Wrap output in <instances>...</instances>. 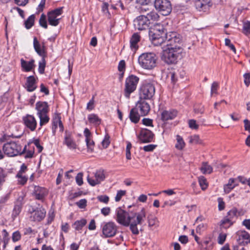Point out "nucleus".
Listing matches in <instances>:
<instances>
[{
	"instance_id": "obj_17",
	"label": "nucleus",
	"mask_w": 250,
	"mask_h": 250,
	"mask_svg": "<svg viewBox=\"0 0 250 250\" xmlns=\"http://www.w3.org/2000/svg\"><path fill=\"white\" fill-rule=\"evenodd\" d=\"M178 114V111L176 109H166L161 112V119L164 122L174 119Z\"/></svg>"
},
{
	"instance_id": "obj_7",
	"label": "nucleus",
	"mask_w": 250,
	"mask_h": 250,
	"mask_svg": "<svg viewBox=\"0 0 250 250\" xmlns=\"http://www.w3.org/2000/svg\"><path fill=\"white\" fill-rule=\"evenodd\" d=\"M155 93L154 84L151 83L145 82L141 86L139 89L140 98L150 100Z\"/></svg>"
},
{
	"instance_id": "obj_15",
	"label": "nucleus",
	"mask_w": 250,
	"mask_h": 250,
	"mask_svg": "<svg viewBox=\"0 0 250 250\" xmlns=\"http://www.w3.org/2000/svg\"><path fill=\"white\" fill-rule=\"evenodd\" d=\"M22 121L25 126L31 131L35 130L37 122L34 116L27 114L22 117Z\"/></svg>"
},
{
	"instance_id": "obj_32",
	"label": "nucleus",
	"mask_w": 250,
	"mask_h": 250,
	"mask_svg": "<svg viewBox=\"0 0 250 250\" xmlns=\"http://www.w3.org/2000/svg\"><path fill=\"white\" fill-rule=\"evenodd\" d=\"M88 120L90 123L96 125H98L101 123V119L95 114H89L88 116Z\"/></svg>"
},
{
	"instance_id": "obj_30",
	"label": "nucleus",
	"mask_w": 250,
	"mask_h": 250,
	"mask_svg": "<svg viewBox=\"0 0 250 250\" xmlns=\"http://www.w3.org/2000/svg\"><path fill=\"white\" fill-rule=\"evenodd\" d=\"M235 221H231L226 216L220 222V226L221 228L228 229L233 225Z\"/></svg>"
},
{
	"instance_id": "obj_51",
	"label": "nucleus",
	"mask_w": 250,
	"mask_h": 250,
	"mask_svg": "<svg viewBox=\"0 0 250 250\" xmlns=\"http://www.w3.org/2000/svg\"><path fill=\"white\" fill-rule=\"evenodd\" d=\"M24 153H25L24 157L25 159L31 158L33 157L34 153V147H33L32 148L28 150H26V149L23 154Z\"/></svg>"
},
{
	"instance_id": "obj_31",
	"label": "nucleus",
	"mask_w": 250,
	"mask_h": 250,
	"mask_svg": "<svg viewBox=\"0 0 250 250\" xmlns=\"http://www.w3.org/2000/svg\"><path fill=\"white\" fill-rule=\"evenodd\" d=\"M200 170L202 173L206 174H210L212 172L213 168L207 162H203Z\"/></svg>"
},
{
	"instance_id": "obj_12",
	"label": "nucleus",
	"mask_w": 250,
	"mask_h": 250,
	"mask_svg": "<svg viewBox=\"0 0 250 250\" xmlns=\"http://www.w3.org/2000/svg\"><path fill=\"white\" fill-rule=\"evenodd\" d=\"M30 219L34 222H40L45 217L46 215V210L42 207L37 208L35 209H32L30 211Z\"/></svg>"
},
{
	"instance_id": "obj_25",
	"label": "nucleus",
	"mask_w": 250,
	"mask_h": 250,
	"mask_svg": "<svg viewBox=\"0 0 250 250\" xmlns=\"http://www.w3.org/2000/svg\"><path fill=\"white\" fill-rule=\"evenodd\" d=\"M21 67L26 72L31 71L35 66L34 64L35 61L33 59L27 62L21 59Z\"/></svg>"
},
{
	"instance_id": "obj_37",
	"label": "nucleus",
	"mask_w": 250,
	"mask_h": 250,
	"mask_svg": "<svg viewBox=\"0 0 250 250\" xmlns=\"http://www.w3.org/2000/svg\"><path fill=\"white\" fill-rule=\"evenodd\" d=\"M40 119V126L39 129H41L42 126L47 124L50 120V118L48 115V114H42L37 115Z\"/></svg>"
},
{
	"instance_id": "obj_33",
	"label": "nucleus",
	"mask_w": 250,
	"mask_h": 250,
	"mask_svg": "<svg viewBox=\"0 0 250 250\" xmlns=\"http://www.w3.org/2000/svg\"><path fill=\"white\" fill-rule=\"evenodd\" d=\"M22 208V205L20 202L15 203L14 208L13 209L12 217L14 219L21 213Z\"/></svg>"
},
{
	"instance_id": "obj_38",
	"label": "nucleus",
	"mask_w": 250,
	"mask_h": 250,
	"mask_svg": "<svg viewBox=\"0 0 250 250\" xmlns=\"http://www.w3.org/2000/svg\"><path fill=\"white\" fill-rule=\"evenodd\" d=\"M238 210L236 208H233L228 212L226 217L231 221H234V220L237 218Z\"/></svg>"
},
{
	"instance_id": "obj_53",
	"label": "nucleus",
	"mask_w": 250,
	"mask_h": 250,
	"mask_svg": "<svg viewBox=\"0 0 250 250\" xmlns=\"http://www.w3.org/2000/svg\"><path fill=\"white\" fill-rule=\"evenodd\" d=\"M83 173L82 172H79L76 176V182L77 185L79 186H82L83 184Z\"/></svg>"
},
{
	"instance_id": "obj_64",
	"label": "nucleus",
	"mask_w": 250,
	"mask_h": 250,
	"mask_svg": "<svg viewBox=\"0 0 250 250\" xmlns=\"http://www.w3.org/2000/svg\"><path fill=\"white\" fill-rule=\"evenodd\" d=\"M143 124L148 126H153V120L149 118H144L142 120Z\"/></svg>"
},
{
	"instance_id": "obj_14",
	"label": "nucleus",
	"mask_w": 250,
	"mask_h": 250,
	"mask_svg": "<svg viewBox=\"0 0 250 250\" xmlns=\"http://www.w3.org/2000/svg\"><path fill=\"white\" fill-rule=\"evenodd\" d=\"M150 24V22L146 19L145 15L139 16L134 20V26L139 30L148 29Z\"/></svg>"
},
{
	"instance_id": "obj_40",
	"label": "nucleus",
	"mask_w": 250,
	"mask_h": 250,
	"mask_svg": "<svg viewBox=\"0 0 250 250\" xmlns=\"http://www.w3.org/2000/svg\"><path fill=\"white\" fill-rule=\"evenodd\" d=\"M6 172L0 167V191L2 189V186L6 181Z\"/></svg>"
},
{
	"instance_id": "obj_52",
	"label": "nucleus",
	"mask_w": 250,
	"mask_h": 250,
	"mask_svg": "<svg viewBox=\"0 0 250 250\" xmlns=\"http://www.w3.org/2000/svg\"><path fill=\"white\" fill-rule=\"evenodd\" d=\"M21 234L19 231H16L12 234V239L13 242H16L21 239Z\"/></svg>"
},
{
	"instance_id": "obj_39",
	"label": "nucleus",
	"mask_w": 250,
	"mask_h": 250,
	"mask_svg": "<svg viewBox=\"0 0 250 250\" xmlns=\"http://www.w3.org/2000/svg\"><path fill=\"white\" fill-rule=\"evenodd\" d=\"M35 16L34 15L30 16L25 21L24 24L26 29L31 28L34 24Z\"/></svg>"
},
{
	"instance_id": "obj_4",
	"label": "nucleus",
	"mask_w": 250,
	"mask_h": 250,
	"mask_svg": "<svg viewBox=\"0 0 250 250\" xmlns=\"http://www.w3.org/2000/svg\"><path fill=\"white\" fill-rule=\"evenodd\" d=\"M156 61V55L152 52L143 53L138 58V62L140 66L146 69H152L155 67Z\"/></svg>"
},
{
	"instance_id": "obj_48",
	"label": "nucleus",
	"mask_w": 250,
	"mask_h": 250,
	"mask_svg": "<svg viewBox=\"0 0 250 250\" xmlns=\"http://www.w3.org/2000/svg\"><path fill=\"white\" fill-rule=\"evenodd\" d=\"M157 147V145L153 144H149L141 147L140 149L144 150L146 152H152Z\"/></svg>"
},
{
	"instance_id": "obj_34",
	"label": "nucleus",
	"mask_w": 250,
	"mask_h": 250,
	"mask_svg": "<svg viewBox=\"0 0 250 250\" xmlns=\"http://www.w3.org/2000/svg\"><path fill=\"white\" fill-rule=\"evenodd\" d=\"M146 19H147L148 21H157L159 20V16L158 13L154 11H151L148 13H147L146 15L145 16Z\"/></svg>"
},
{
	"instance_id": "obj_29",
	"label": "nucleus",
	"mask_w": 250,
	"mask_h": 250,
	"mask_svg": "<svg viewBox=\"0 0 250 250\" xmlns=\"http://www.w3.org/2000/svg\"><path fill=\"white\" fill-rule=\"evenodd\" d=\"M87 221L85 219H82L80 220H77L75 221L72 225L73 228L75 230L78 231L80 232L82 230V228L86 224Z\"/></svg>"
},
{
	"instance_id": "obj_35",
	"label": "nucleus",
	"mask_w": 250,
	"mask_h": 250,
	"mask_svg": "<svg viewBox=\"0 0 250 250\" xmlns=\"http://www.w3.org/2000/svg\"><path fill=\"white\" fill-rule=\"evenodd\" d=\"M61 114L56 112L54 114L52 120V126L58 127L59 125L62 123Z\"/></svg>"
},
{
	"instance_id": "obj_49",
	"label": "nucleus",
	"mask_w": 250,
	"mask_h": 250,
	"mask_svg": "<svg viewBox=\"0 0 250 250\" xmlns=\"http://www.w3.org/2000/svg\"><path fill=\"white\" fill-rule=\"evenodd\" d=\"M189 143L191 144H197L201 143L199 136L194 135L189 137Z\"/></svg>"
},
{
	"instance_id": "obj_20",
	"label": "nucleus",
	"mask_w": 250,
	"mask_h": 250,
	"mask_svg": "<svg viewBox=\"0 0 250 250\" xmlns=\"http://www.w3.org/2000/svg\"><path fill=\"white\" fill-rule=\"evenodd\" d=\"M63 144L66 145L70 149H75L77 147V145L73 140L71 133L67 130L65 131Z\"/></svg>"
},
{
	"instance_id": "obj_10",
	"label": "nucleus",
	"mask_w": 250,
	"mask_h": 250,
	"mask_svg": "<svg viewBox=\"0 0 250 250\" xmlns=\"http://www.w3.org/2000/svg\"><path fill=\"white\" fill-rule=\"evenodd\" d=\"M93 174V177H90L89 175L87 176V181L91 186L94 187L100 184L105 179V176L103 170H98L94 172Z\"/></svg>"
},
{
	"instance_id": "obj_54",
	"label": "nucleus",
	"mask_w": 250,
	"mask_h": 250,
	"mask_svg": "<svg viewBox=\"0 0 250 250\" xmlns=\"http://www.w3.org/2000/svg\"><path fill=\"white\" fill-rule=\"evenodd\" d=\"M132 147V145L130 142L127 143L126 147V158L127 160H130L131 159L130 149Z\"/></svg>"
},
{
	"instance_id": "obj_44",
	"label": "nucleus",
	"mask_w": 250,
	"mask_h": 250,
	"mask_svg": "<svg viewBox=\"0 0 250 250\" xmlns=\"http://www.w3.org/2000/svg\"><path fill=\"white\" fill-rule=\"evenodd\" d=\"M16 177L18 178V184L21 185H24L28 180L27 176H24L22 174H17Z\"/></svg>"
},
{
	"instance_id": "obj_59",
	"label": "nucleus",
	"mask_w": 250,
	"mask_h": 250,
	"mask_svg": "<svg viewBox=\"0 0 250 250\" xmlns=\"http://www.w3.org/2000/svg\"><path fill=\"white\" fill-rule=\"evenodd\" d=\"M102 144L104 148H107L108 147V146H109V145L110 144L109 136L108 134H106L105 136L104 139L103 140V141L102 142Z\"/></svg>"
},
{
	"instance_id": "obj_11",
	"label": "nucleus",
	"mask_w": 250,
	"mask_h": 250,
	"mask_svg": "<svg viewBox=\"0 0 250 250\" xmlns=\"http://www.w3.org/2000/svg\"><path fill=\"white\" fill-rule=\"evenodd\" d=\"M154 134L147 128H142L137 135L141 143H148L153 141Z\"/></svg>"
},
{
	"instance_id": "obj_18",
	"label": "nucleus",
	"mask_w": 250,
	"mask_h": 250,
	"mask_svg": "<svg viewBox=\"0 0 250 250\" xmlns=\"http://www.w3.org/2000/svg\"><path fill=\"white\" fill-rule=\"evenodd\" d=\"M33 46L35 51L37 53L42 57H45L47 55L45 44L42 42L40 44L36 37L34 38Z\"/></svg>"
},
{
	"instance_id": "obj_50",
	"label": "nucleus",
	"mask_w": 250,
	"mask_h": 250,
	"mask_svg": "<svg viewBox=\"0 0 250 250\" xmlns=\"http://www.w3.org/2000/svg\"><path fill=\"white\" fill-rule=\"evenodd\" d=\"M219 88V83L216 82H214L211 86V95L213 94H217V90Z\"/></svg>"
},
{
	"instance_id": "obj_47",
	"label": "nucleus",
	"mask_w": 250,
	"mask_h": 250,
	"mask_svg": "<svg viewBox=\"0 0 250 250\" xmlns=\"http://www.w3.org/2000/svg\"><path fill=\"white\" fill-rule=\"evenodd\" d=\"M207 228L208 225L207 224L201 223L197 226L196 229V232L201 234L207 229Z\"/></svg>"
},
{
	"instance_id": "obj_1",
	"label": "nucleus",
	"mask_w": 250,
	"mask_h": 250,
	"mask_svg": "<svg viewBox=\"0 0 250 250\" xmlns=\"http://www.w3.org/2000/svg\"><path fill=\"white\" fill-rule=\"evenodd\" d=\"M167 44L164 45L162 60L168 64H175L182 57V40L177 33H171L167 36Z\"/></svg>"
},
{
	"instance_id": "obj_9",
	"label": "nucleus",
	"mask_w": 250,
	"mask_h": 250,
	"mask_svg": "<svg viewBox=\"0 0 250 250\" xmlns=\"http://www.w3.org/2000/svg\"><path fill=\"white\" fill-rule=\"evenodd\" d=\"M62 12V7H59L48 12L47 13V20L49 24L57 26L59 24L61 19V18H58V17L61 15Z\"/></svg>"
},
{
	"instance_id": "obj_61",
	"label": "nucleus",
	"mask_w": 250,
	"mask_h": 250,
	"mask_svg": "<svg viewBox=\"0 0 250 250\" xmlns=\"http://www.w3.org/2000/svg\"><path fill=\"white\" fill-rule=\"evenodd\" d=\"M194 111L196 113L203 114L204 112V106L201 104L196 105L194 107Z\"/></svg>"
},
{
	"instance_id": "obj_5",
	"label": "nucleus",
	"mask_w": 250,
	"mask_h": 250,
	"mask_svg": "<svg viewBox=\"0 0 250 250\" xmlns=\"http://www.w3.org/2000/svg\"><path fill=\"white\" fill-rule=\"evenodd\" d=\"M26 147L25 146L22 150L21 145L15 142H10L3 145L2 149L5 155L8 157H14L23 154Z\"/></svg>"
},
{
	"instance_id": "obj_62",
	"label": "nucleus",
	"mask_w": 250,
	"mask_h": 250,
	"mask_svg": "<svg viewBox=\"0 0 250 250\" xmlns=\"http://www.w3.org/2000/svg\"><path fill=\"white\" fill-rule=\"evenodd\" d=\"M225 41V45L229 46L234 53H236L235 47L234 45L231 43L230 40L229 39H226Z\"/></svg>"
},
{
	"instance_id": "obj_56",
	"label": "nucleus",
	"mask_w": 250,
	"mask_h": 250,
	"mask_svg": "<svg viewBox=\"0 0 250 250\" xmlns=\"http://www.w3.org/2000/svg\"><path fill=\"white\" fill-rule=\"evenodd\" d=\"M126 193L125 190H120L117 191L115 200L116 202H119L121 199L122 197L124 196Z\"/></svg>"
},
{
	"instance_id": "obj_8",
	"label": "nucleus",
	"mask_w": 250,
	"mask_h": 250,
	"mask_svg": "<svg viewBox=\"0 0 250 250\" xmlns=\"http://www.w3.org/2000/svg\"><path fill=\"white\" fill-rule=\"evenodd\" d=\"M154 6L164 16L168 15L172 10V5L169 0H155Z\"/></svg>"
},
{
	"instance_id": "obj_27",
	"label": "nucleus",
	"mask_w": 250,
	"mask_h": 250,
	"mask_svg": "<svg viewBox=\"0 0 250 250\" xmlns=\"http://www.w3.org/2000/svg\"><path fill=\"white\" fill-rule=\"evenodd\" d=\"M235 181L236 179L232 178H230L229 180L228 184L224 186V190L226 193H229L231 190L238 186V184L235 183Z\"/></svg>"
},
{
	"instance_id": "obj_45",
	"label": "nucleus",
	"mask_w": 250,
	"mask_h": 250,
	"mask_svg": "<svg viewBox=\"0 0 250 250\" xmlns=\"http://www.w3.org/2000/svg\"><path fill=\"white\" fill-rule=\"evenodd\" d=\"M87 151L88 152H93L94 147V142L91 138L85 139Z\"/></svg>"
},
{
	"instance_id": "obj_60",
	"label": "nucleus",
	"mask_w": 250,
	"mask_h": 250,
	"mask_svg": "<svg viewBox=\"0 0 250 250\" xmlns=\"http://www.w3.org/2000/svg\"><path fill=\"white\" fill-rule=\"evenodd\" d=\"M118 71L120 72L125 71V62L124 60L120 61L118 66Z\"/></svg>"
},
{
	"instance_id": "obj_28",
	"label": "nucleus",
	"mask_w": 250,
	"mask_h": 250,
	"mask_svg": "<svg viewBox=\"0 0 250 250\" xmlns=\"http://www.w3.org/2000/svg\"><path fill=\"white\" fill-rule=\"evenodd\" d=\"M239 240L242 239V242H239V244L243 245L248 244L250 243V235L245 230L240 231L238 232Z\"/></svg>"
},
{
	"instance_id": "obj_3",
	"label": "nucleus",
	"mask_w": 250,
	"mask_h": 250,
	"mask_svg": "<svg viewBox=\"0 0 250 250\" xmlns=\"http://www.w3.org/2000/svg\"><path fill=\"white\" fill-rule=\"evenodd\" d=\"M171 33L175 32H167L164 25L161 24H156L153 28H151L148 32L150 39L153 44L155 46L164 45L167 44V36Z\"/></svg>"
},
{
	"instance_id": "obj_19",
	"label": "nucleus",
	"mask_w": 250,
	"mask_h": 250,
	"mask_svg": "<svg viewBox=\"0 0 250 250\" xmlns=\"http://www.w3.org/2000/svg\"><path fill=\"white\" fill-rule=\"evenodd\" d=\"M35 109L37 111V115L48 114L49 111L48 104L45 101L37 102L35 105Z\"/></svg>"
},
{
	"instance_id": "obj_55",
	"label": "nucleus",
	"mask_w": 250,
	"mask_h": 250,
	"mask_svg": "<svg viewBox=\"0 0 250 250\" xmlns=\"http://www.w3.org/2000/svg\"><path fill=\"white\" fill-rule=\"evenodd\" d=\"M227 237V234L225 233H220L218 237V243L220 245L224 244L226 241Z\"/></svg>"
},
{
	"instance_id": "obj_41",
	"label": "nucleus",
	"mask_w": 250,
	"mask_h": 250,
	"mask_svg": "<svg viewBox=\"0 0 250 250\" xmlns=\"http://www.w3.org/2000/svg\"><path fill=\"white\" fill-rule=\"evenodd\" d=\"M46 65V62L45 60V57H42L41 61L39 62V72L42 74L44 73L45 67Z\"/></svg>"
},
{
	"instance_id": "obj_26",
	"label": "nucleus",
	"mask_w": 250,
	"mask_h": 250,
	"mask_svg": "<svg viewBox=\"0 0 250 250\" xmlns=\"http://www.w3.org/2000/svg\"><path fill=\"white\" fill-rule=\"evenodd\" d=\"M141 116L140 113L138 112L137 108L134 107L131 109L129 117L132 123L137 124L139 122Z\"/></svg>"
},
{
	"instance_id": "obj_42",
	"label": "nucleus",
	"mask_w": 250,
	"mask_h": 250,
	"mask_svg": "<svg viewBox=\"0 0 250 250\" xmlns=\"http://www.w3.org/2000/svg\"><path fill=\"white\" fill-rule=\"evenodd\" d=\"M39 24L42 27L47 29L48 27L47 21H46V16L45 14H42L41 16L40 19L39 20Z\"/></svg>"
},
{
	"instance_id": "obj_2",
	"label": "nucleus",
	"mask_w": 250,
	"mask_h": 250,
	"mask_svg": "<svg viewBox=\"0 0 250 250\" xmlns=\"http://www.w3.org/2000/svg\"><path fill=\"white\" fill-rule=\"evenodd\" d=\"M115 214L116 220L118 223L125 227L129 226L130 229L133 234H139L137 225L141 224L146 217L145 208H143L140 212L135 213L127 212L119 207L116 209Z\"/></svg>"
},
{
	"instance_id": "obj_58",
	"label": "nucleus",
	"mask_w": 250,
	"mask_h": 250,
	"mask_svg": "<svg viewBox=\"0 0 250 250\" xmlns=\"http://www.w3.org/2000/svg\"><path fill=\"white\" fill-rule=\"evenodd\" d=\"M218 202V209L220 211L223 210L225 208V203L223 201V198L219 197L217 199Z\"/></svg>"
},
{
	"instance_id": "obj_22",
	"label": "nucleus",
	"mask_w": 250,
	"mask_h": 250,
	"mask_svg": "<svg viewBox=\"0 0 250 250\" xmlns=\"http://www.w3.org/2000/svg\"><path fill=\"white\" fill-rule=\"evenodd\" d=\"M24 87L28 92H33L36 89L37 81L34 76H30L26 78Z\"/></svg>"
},
{
	"instance_id": "obj_46",
	"label": "nucleus",
	"mask_w": 250,
	"mask_h": 250,
	"mask_svg": "<svg viewBox=\"0 0 250 250\" xmlns=\"http://www.w3.org/2000/svg\"><path fill=\"white\" fill-rule=\"evenodd\" d=\"M243 33L246 35L250 34V21H246L244 22Z\"/></svg>"
},
{
	"instance_id": "obj_24",
	"label": "nucleus",
	"mask_w": 250,
	"mask_h": 250,
	"mask_svg": "<svg viewBox=\"0 0 250 250\" xmlns=\"http://www.w3.org/2000/svg\"><path fill=\"white\" fill-rule=\"evenodd\" d=\"M140 40L141 37L138 33H135L132 35L130 39V47L132 50L135 51L138 49V43Z\"/></svg>"
},
{
	"instance_id": "obj_13",
	"label": "nucleus",
	"mask_w": 250,
	"mask_h": 250,
	"mask_svg": "<svg viewBox=\"0 0 250 250\" xmlns=\"http://www.w3.org/2000/svg\"><path fill=\"white\" fill-rule=\"evenodd\" d=\"M117 227L113 222H108L103 227L102 232L105 237H112L117 232Z\"/></svg>"
},
{
	"instance_id": "obj_57",
	"label": "nucleus",
	"mask_w": 250,
	"mask_h": 250,
	"mask_svg": "<svg viewBox=\"0 0 250 250\" xmlns=\"http://www.w3.org/2000/svg\"><path fill=\"white\" fill-rule=\"evenodd\" d=\"M87 201L83 199L76 203V204L80 208H84L86 206Z\"/></svg>"
},
{
	"instance_id": "obj_23",
	"label": "nucleus",
	"mask_w": 250,
	"mask_h": 250,
	"mask_svg": "<svg viewBox=\"0 0 250 250\" xmlns=\"http://www.w3.org/2000/svg\"><path fill=\"white\" fill-rule=\"evenodd\" d=\"M210 0H196L195 2V6L199 11H206L210 7Z\"/></svg>"
},
{
	"instance_id": "obj_36",
	"label": "nucleus",
	"mask_w": 250,
	"mask_h": 250,
	"mask_svg": "<svg viewBox=\"0 0 250 250\" xmlns=\"http://www.w3.org/2000/svg\"><path fill=\"white\" fill-rule=\"evenodd\" d=\"M185 146V143L183 138L179 135H176V143L175 147L178 150H182Z\"/></svg>"
},
{
	"instance_id": "obj_43",
	"label": "nucleus",
	"mask_w": 250,
	"mask_h": 250,
	"mask_svg": "<svg viewBox=\"0 0 250 250\" xmlns=\"http://www.w3.org/2000/svg\"><path fill=\"white\" fill-rule=\"evenodd\" d=\"M198 181L202 190H205L207 188L208 185L206 179L204 176L199 177Z\"/></svg>"
},
{
	"instance_id": "obj_6",
	"label": "nucleus",
	"mask_w": 250,
	"mask_h": 250,
	"mask_svg": "<svg viewBox=\"0 0 250 250\" xmlns=\"http://www.w3.org/2000/svg\"><path fill=\"white\" fill-rule=\"evenodd\" d=\"M139 81V78L134 75H130L126 78L124 90L125 98L129 99L130 94L136 90Z\"/></svg>"
},
{
	"instance_id": "obj_21",
	"label": "nucleus",
	"mask_w": 250,
	"mask_h": 250,
	"mask_svg": "<svg viewBox=\"0 0 250 250\" xmlns=\"http://www.w3.org/2000/svg\"><path fill=\"white\" fill-rule=\"evenodd\" d=\"M33 195L36 199L42 201L47 195V190L44 188L35 186L34 188Z\"/></svg>"
},
{
	"instance_id": "obj_16",
	"label": "nucleus",
	"mask_w": 250,
	"mask_h": 250,
	"mask_svg": "<svg viewBox=\"0 0 250 250\" xmlns=\"http://www.w3.org/2000/svg\"><path fill=\"white\" fill-rule=\"evenodd\" d=\"M135 107L137 108L138 111L139 110L142 116L146 115L149 113L150 109L149 104L145 101V99L141 98H140Z\"/></svg>"
},
{
	"instance_id": "obj_63",
	"label": "nucleus",
	"mask_w": 250,
	"mask_h": 250,
	"mask_svg": "<svg viewBox=\"0 0 250 250\" xmlns=\"http://www.w3.org/2000/svg\"><path fill=\"white\" fill-rule=\"evenodd\" d=\"M188 125L190 128L194 129H197L199 126L198 125L196 124V121L193 119L189 120Z\"/></svg>"
}]
</instances>
